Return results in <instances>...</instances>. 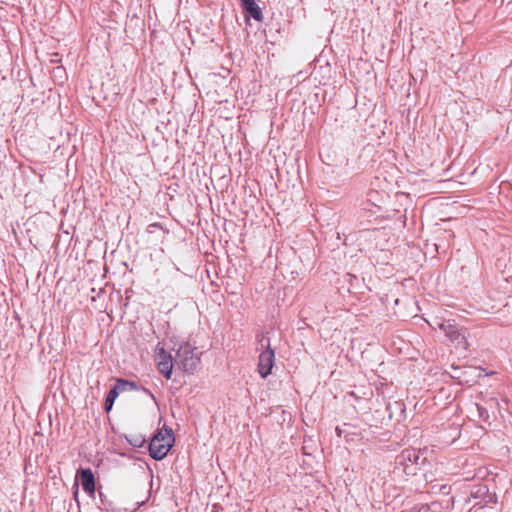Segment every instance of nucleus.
<instances>
[{"label": "nucleus", "instance_id": "6e6552de", "mask_svg": "<svg viewBox=\"0 0 512 512\" xmlns=\"http://www.w3.org/2000/svg\"><path fill=\"white\" fill-rule=\"evenodd\" d=\"M130 385L129 383L125 382L124 379H117L115 386L108 392L106 395L105 403H104V409L106 412H109L118 397L120 393L123 392V386Z\"/></svg>", "mask_w": 512, "mask_h": 512}, {"label": "nucleus", "instance_id": "f03ea898", "mask_svg": "<svg viewBox=\"0 0 512 512\" xmlns=\"http://www.w3.org/2000/svg\"><path fill=\"white\" fill-rule=\"evenodd\" d=\"M174 443L173 431L165 427L158 431L149 443V454L155 460H162L170 451Z\"/></svg>", "mask_w": 512, "mask_h": 512}, {"label": "nucleus", "instance_id": "6ab92c4d", "mask_svg": "<svg viewBox=\"0 0 512 512\" xmlns=\"http://www.w3.org/2000/svg\"><path fill=\"white\" fill-rule=\"evenodd\" d=\"M142 442H143V441H141V442H139V443H138V441H137V440H134V442H131V444H132V445H134V446H136V447H141Z\"/></svg>", "mask_w": 512, "mask_h": 512}, {"label": "nucleus", "instance_id": "2eb2a0df", "mask_svg": "<svg viewBox=\"0 0 512 512\" xmlns=\"http://www.w3.org/2000/svg\"><path fill=\"white\" fill-rule=\"evenodd\" d=\"M125 382L131 384V385H125L123 386V392L125 391H134V390H139L140 388L138 387L137 383L133 382V381H129V380H125Z\"/></svg>", "mask_w": 512, "mask_h": 512}, {"label": "nucleus", "instance_id": "4468645a", "mask_svg": "<svg viewBox=\"0 0 512 512\" xmlns=\"http://www.w3.org/2000/svg\"><path fill=\"white\" fill-rule=\"evenodd\" d=\"M440 504L438 502H432L427 507L422 508V512H439Z\"/></svg>", "mask_w": 512, "mask_h": 512}, {"label": "nucleus", "instance_id": "dca6fc26", "mask_svg": "<svg viewBox=\"0 0 512 512\" xmlns=\"http://www.w3.org/2000/svg\"><path fill=\"white\" fill-rule=\"evenodd\" d=\"M488 404L490 405V407H492L493 405L498 406L499 403H498L497 399L492 398L489 400Z\"/></svg>", "mask_w": 512, "mask_h": 512}, {"label": "nucleus", "instance_id": "423d86ee", "mask_svg": "<svg viewBox=\"0 0 512 512\" xmlns=\"http://www.w3.org/2000/svg\"><path fill=\"white\" fill-rule=\"evenodd\" d=\"M471 498L475 500L474 506L485 507L490 503L496 502L495 494L489 492L487 485L480 484L472 487L470 492Z\"/></svg>", "mask_w": 512, "mask_h": 512}, {"label": "nucleus", "instance_id": "f257e3e1", "mask_svg": "<svg viewBox=\"0 0 512 512\" xmlns=\"http://www.w3.org/2000/svg\"><path fill=\"white\" fill-rule=\"evenodd\" d=\"M426 457L420 450L415 448H406L396 456L395 464L397 468L402 467L406 475H416L426 462Z\"/></svg>", "mask_w": 512, "mask_h": 512}, {"label": "nucleus", "instance_id": "39448f33", "mask_svg": "<svg viewBox=\"0 0 512 512\" xmlns=\"http://www.w3.org/2000/svg\"><path fill=\"white\" fill-rule=\"evenodd\" d=\"M274 362L275 353L271 348L270 341L268 339L267 345L265 349L260 353L258 360V372L262 378H266L271 374Z\"/></svg>", "mask_w": 512, "mask_h": 512}, {"label": "nucleus", "instance_id": "f8f14e48", "mask_svg": "<svg viewBox=\"0 0 512 512\" xmlns=\"http://www.w3.org/2000/svg\"><path fill=\"white\" fill-rule=\"evenodd\" d=\"M350 424L344 423L342 426H337L335 431L338 437H344L346 441H349L348 437L353 433L348 430Z\"/></svg>", "mask_w": 512, "mask_h": 512}, {"label": "nucleus", "instance_id": "1a4fd4ad", "mask_svg": "<svg viewBox=\"0 0 512 512\" xmlns=\"http://www.w3.org/2000/svg\"><path fill=\"white\" fill-rule=\"evenodd\" d=\"M80 481L85 492L91 494L95 491V478L91 469H80Z\"/></svg>", "mask_w": 512, "mask_h": 512}, {"label": "nucleus", "instance_id": "0eeeda50", "mask_svg": "<svg viewBox=\"0 0 512 512\" xmlns=\"http://www.w3.org/2000/svg\"><path fill=\"white\" fill-rule=\"evenodd\" d=\"M155 360L158 370L166 379H170L173 368V357L163 347L155 351Z\"/></svg>", "mask_w": 512, "mask_h": 512}, {"label": "nucleus", "instance_id": "9d476101", "mask_svg": "<svg viewBox=\"0 0 512 512\" xmlns=\"http://www.w3.org/2000/svg\"><path fill=\"white\" fill-rule=\"evenodd\" d=\"M241 4L246 15L259 22L263 20L262 11L256 3V0H241Z\"/></svg>", "mask_w": 512, "mask_h": 512}, {"label": "nucleus", "instance_id": "7ed1b4c3", "mask_svg": "<svg viewBox=\"0 0 512 512\" xmlns=\"http://www.w3.org/2000/svg\"><path fill=\"white\" fill-rule=\"evenodd\" d=\"M175 364L186 373H193L200 363L197 348L190 343H182L176 351Z\"/></svg>", "mask_w": 512, "mask_h": 512}, {"label": "nucleus", "instance_id": "20e7f679", "mask_svg": "<svg viewBox=\"0 0 512 512\" xmlns=\"http://www.w3.org/2000/svg\"><path fill=\"white\" fill-rule=\"evenodd\" d=\"M437 325L451 342L467 349L468 341L465 336L466 329H460L450 321H442Z\"/></svg>", "mask_w": 512, "mask_h": 512}, {"label": "nucleus", "instance_id": "ddd939ff", "mask_svg": "<svg viewBox=\"0 0 512 512\" xmlns=\"http://www.w3.org/2000/svg\"><path fill=\"white\" fill-rule=\"evenodd\" d=\"M477 411H478V414H479V417L481 420H483L485 422L488 421L489 413H488L487 408L477 405Z\"/></svg>", "mask_w": 512, "mask_h": 512}, {"label": "nucleus", "instance_id": "f3484780", "mask_svg": "<svg viewBox=\"0 0 512 512\" xmlns=\"http://www.w3.org/2000/svg\"><path fill=\"white\" fill-rule=\"evenodd\" d=\"M142 391L145 392L146 394L150 395L153 399H155L154 395L150 392V390H148L147 388H142Z\"/></svg>", "mask_w": 512, "mask_h": 512}, {"label": "nucleus", "instance_id": "9b49d317", "mask_svg": "<svg viewBox=\"0 0 512 512\" xmlns=\"http://www.w3.org/2000/svg\"><path fill=\"white\" fill-rule=\"evenodd\" d=\"M451 377L457 379L460 383H469V379L467 375L471 372L477 371L475 367H456L454 365L451 366Z\"/></svg>", "mask_w": 512, "mask_h": 512}, {"label": "nucleus", "instance_id": "a211bd4d", "mask_svg": "<svg viewBox=\"0 0 512 512\" xmlns=\"http://www.w3.org/2000/svg\"><path fill=\"white\" fill-rule=\"evenodd\" d=\"M152 228H161V225L159 223H153V224L149 225V229H152Z\"/></svg>", "mask_w": 512, "mask_h": 512}]
</instances>
